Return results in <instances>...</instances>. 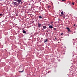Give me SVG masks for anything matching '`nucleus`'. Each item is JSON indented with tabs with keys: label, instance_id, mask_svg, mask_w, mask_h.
I'll return each mask as SVG.
<instances>
[{
	"label": "nucleus",
	"instance_id": "nucleus-15",
	"mask_svg": "<svg viewBox=\"0 0 77 77\" xmlns=\"http://www.w3.org/2000/svg\"><path fill=\"white\" fill-rule=\"evenodd\" d=\"M54 30H56V29L55 28H54Z\"/></svg>",
	"mask_w": 77,
	"mask_h": 77
},
{
	"label": "nucleus",
	"instance_id": "nucleus-7",
	"mask_svg": "<svg viewBox=\"0 0 77 77\" xmlns=\"http://www.w3.org/2000/svg\"><path fill=\"white\" fill-rule=\"evenodd\" d=\"M46 27H47L45 26H43V29H46Z\"/></svg>",
	"mask_w": 77,
	"mask_h": 77
},
{
	"label": "nucleus",
	"instance_id": "nucleus-18",
	"mask_svg": "<svg viewBox=\"0 0 77 77\" xmlns=\"http://www.w3.org/2000/svg\"><path fill=\"white\" fill-rule=\"evenodd\" d=\"M65 0H62V2H64Z\"/></svg>",
	"mask_w": 77,
	"mask_h": 77
},
{
	"label": "nucleus",
	"instance_id": "nucleus-4",
	"mask_svg": "<svg viewBox=\"0 0 77 77\" xmlns=\"http://www.w3.org/2000/svg\"><path fill=\"white\" fill-rule=\"evenodd\" d=\"M49 28H50V29H53V26L51 25H50Z\"/></svg>",
	"mask_w": 77,
	"mask_h": 77
},
{
	"label": "nucleus",
	"instance_id": "nucleus-20",
	"mask_svg": "<svg viewBox=\"0 0 77 77\" xmlns=\"http://www.w3.org/2000/svg\"><path fill=\"white\" fill-rule=\"evenodd\" d=\"M58 61L59 62H60V60H58Z\"/></svg>",
	"mask_w": 77,
	"mask_h": 77
},
{
	"label": "nucleus",
	"instance_id": "nucleus-14",
	"mask_svg": "<svg viewBox=\"0 0 77 77\" xmlns=\"http://www.w3.org/2000/svg\"><path fill=\"white\" fill-rule=\"evenodd\" d=\"M72 5H74V2H72Z\"/></svg>",
	"mask_w": 77,
	"mask_h": 77
},
{
	"label": "nucleus",
	"instance_id": "nucleus-8",
	"mask_svg": "<svg viewBox=\"0 0 77 77\" xmlns=\"http://www.w3.org/2000/svg\"><path fill=\"white\" fill-rule=\"evenodd\" d=\"M47 39H46L45 40H44V43H45V42H47Z\"/></svg>",
	"mask_w": 77,
	"mask_h": 77
},
{
	"label": "nucleus",
	"instance_id": "nucleus-3",
	"mask_svg": "<svg viewBox=\"0 0 77 77\" xmlns=\"http://www.w3.org/2000/svg\"><path fill=\"white\" fill-rule=\"evenodd\" d=\"M22 1V0H18L17 1V2H19V3H22V2H21Z\"/></svg>",
	"mask_w": 77,
	"mask_h": 77
},
{
	"label": "nucleus",
	"instance_id": "nucleus-2",
	"mask_svg": "<svg viewBox=\"0 0 77 77\" xmlns=\"http://www.w3.org/2000/svg\"><path fill=\"white\" fill-rule=\"evenodd\" d=\"M61 16H63V15H65V14H63V11H62L61 12Z\"/></svg>",
	"mask_w": 77,
	"mask_h": 77
},
{
	"label": "nucleus",
	"instance_id": "nucleus-9",
	"mask_svg": "<svg viewBox=\"0 0 77 77\" xmlns=\"http://www.w3.org/2000/svg\"><path fill=\"white\" fill-rule=\"evenodd\" d=\"M38 17L39 18H42V17L41 16H39Z\"/></svg>",
	"mask_w": 77,
	"mask_h": 77
},
{
	"label": "nucleus",
	"instance_id": "nucleus-11",
	"mask_svg": "<svg viewBox=\"0 0 77 77\" xmlns=\"http://www.w3.org/2000/svg\"><path fill=\"white\" fill-rule=\"evenodd\" d=\"M23 71H24V70H23L22 71H19V72H23Z\"/></svg>",
	"mask_w": 77,
	"mask_h": 77
},
{
	"label": "nucleus",
	"instance_id": "nucleus-6",
	"mask_svg": "<svg viewBox=\"0 0 77 77\" xmlns=\"http://www.w3.org/2000/svg\"><path fill=\"white\" fill-rule=\"evenodd\" d=\"M23 33H26V31H24V30H23Z\"/></svg>",
	"mask_w": 77,
	"mask_h": 77
},
{
	"label": "nucleus",
	"instance_id": "nucleus-22",
	"mask_svg": "<svg viewBox=\"0 0 77 77\" xmlns=\"http://www.w3.org/2000/svg\"><path fill=\"white\" fill-rule=\"evenodd\" d=\"M43 30H44V29H42Z\"/></svg>",
	"mask_w": 77,
	"mask_h": 77
},
{
	"label": "nucleus",
	"instance_id": "nucleus-12",
	"mask_svg": "<svg viewBox=\"0 0 77 77\" xmlns=\"http://www.w3.org/2000/svg\"><path fill=\"white\" fill-rule=\"evenodd\" d=\"M60 35L61 36H62V35H63V33H61Z\"/></svg>",
	"mask_w": 77,
	"mask_h": 77
},
{
	"label": "nucleus",
	"instance_id": "nucleus-17",
	"mask_svg": "<svg viewBox=\"0 0 77 77\" xmlns=\"http://www.w3.org/2000/svg\"><path fill=\"white\" fill-rule=\"evenodd\" d=\"M55 39H56V40H57V38H56V37H55Z\"/></svg>",
	"mask_w": 77,
	"mask_h": 77
},
{
	"label": "nucleus",
	"instance_id": "nucleus-10",
	"mask_svg": "<svg viewBox=\"0 0 77 77\" xmlns=\"http://www.w3.org/2000/svg\"><path fill=\"white\" fill-rule=\"evenodd\" d=\"M13 3L14 4V5H17V3L16 2H14Z\"/></svg>",
	"mask_w": 77,
	"mask_h": 77
},
{
	"label": "nucleus",
	"instance_id": "nucleus-1",
	"mask_svg": "<svg viewBox=\"0 0 77 77\" xmlns=\"http://www.w3.org/2000/svg\"><path fill=\"white\" fill-rule=\"evenodd\" d=\"M66 29H67V30L69 32H71V30L69 29V28L67 27Z\"/></svg>",
	"mask_w": 77,
	"mask_h": 77
},
{
	"label": "nucleus",
	"instance_id": "nucleus-16",
	"mask_svg": "<svg viewBox=\"0 0 77 77\" xmlns=\"http://www.w3.org/2000/svg\"><path fill=\"white\" fill-rule=\"evenodd\" d=\"M48 8H51V6H49L48 7Z\"/></svg>",
	"mask_w": 77,
	"mask_h": 77
},
{
	"label": "nucleus",
	"instance_id": "nucleus-23",
	"mask_svg": "<svg viewBox=\"0 0 77 77\" xmlns=\"http://www.w3.org/2000/svg\"><path fill=\"white\" fill-rule=\"evenodd\" d=\"M58 42V43H59V42Z\"/></svg>",
	"mask_w": 77,
	"mask_h": 77
},
{
	"label": "nucleus",
	"instance_id": "nucleus-13",
	"mask_svg": "<svg viewBox=\"0 0 77 77\" xmlns=\"http://www.w3.org/2000/svg\"><path fill=\"white\" fill-rule=\"evenodd\" d=\"M18 0H14V1H17V3H19V2H18Z\"/></svg>",
	"mask_w": 77,
	"mask_h": 77
},
{
	"label": "nucleus",
	"instance_id": "nucleus-5",
	"mask_svg": "<svg viewBox=\"0 0 77 77\" xmlns=\"http://www.w3.org/2000/svg\"><path fill=\"white\" fill-rule=\"evenodd\" d=\"M41 24H39V23H38V27H41Z\"/></svg>",
	"mask_w": 77,
	"mask_h": 77
},
{
	"label": "nucleus",
	"instance_id": "nucleus-19",
	"mask_svg": "<svg viewBox=\"0 0 77 77\" xmlns=\"http://www.w3.org/2000/svg\"><path fill=\"white\" fill-rule=\"evenodd\" d=\"M2 14H0V16H2Z\"/></svg>",
	"mask_w": 77,
	"mask_h": 77
},
{
	"label": "nucleus",
	"instance_id": "nucleus-21",
	"mask_svg": "<svg viewBox=\"0 0 77 77\" xmlns=\"http://www.w3.org/2000/svg\"><path fill=\"white\" fill-rule=\"evenodd\" d=\"M74 26H75V24H74Z\"/></svg>",
	"mask_w": 77,
	"mask_h": 77
}]
</instances>
